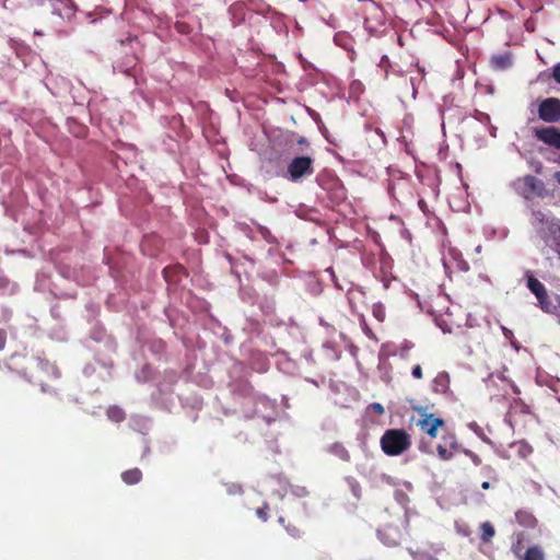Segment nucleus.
Instances as JSON below:
<instances>
[{"label":"nucleus","instance_id":"f257e3e1","mask_svg":"<svg viewBox=\"0 0 560 560\" xmlns=\"http://www.w3.org/2000/svg\"><path fill=\"white\" fill-rule=\"evenodd\" d=\"M378 520V538L389 547L398 546L404 538V533L408 525L406 514H390L385 510L380 514Z\"/></svg>","mask_w":560,"mask_h":560},{"label":"nucleus","instance_id":"f03ea898","mask_svg":"<svg viewBox=\"0 0 560 560\" xmlns=\"http://www.w3.org/2000/svg\"><path fill=\"white\" fill-rule=\"evenodd\" d=\"M411 446L410 435L402 429H388L381 438L382 451L388 456H398Z\"/></svg>","mask_w":560,"mask_h":560},{"label":"nucleus","instance_id":"7ed1b4c3","mask_svg":"<svg viewBox=\"0 0 560 560\" xmlns=\"http://www.w3.org/2000/svg\"><path fill=\"white\" fill-rule=\"evenodd\" d=\"M314 160L311 156H296L288 165V173L292 180H298L303 176L312 175Z\"/></svg>","mask_w":560,"mask_h":560},{"label":"nucleus","instance_id":"20e7f679","mask_svg":"<svg viewBox=\"0 0 560 560\" xmlns=\"http://www.w3.org/2000/svg\"><path fill=\"white\" fill-rule=\"evenodd\" d=\"M538 117L546 122H558L560 120V98L542 100L538 106Z\"/></svg>","mask_w":560,"mask_h":560},{"label":"nucleus","instance_id":"39448f33","mask_svg":"<svg viewBox=\"0 0 560 560\" xmlns=\"http://www.w3.org/2000/svg\"><path fill=\"white\" fill-rule=\"evenodd\" d=\"M417 427L422 433L436 438L438 430L444 427V421L441 418H436L433 413H422L421 418L417 421Z\"/></svg>","mask_w":560,"mask_h":560},{"label":"nucleus","instance_id":"423d86ee","mask_svg":"<svg viewBox=\"0 0 560 560\" xmlns=\"http://www.w3.org/2000/svg\"><path fill=\"white\" fill-rule=\"evenodd\" d=\"M397 140L400 142V144L404 145L405 151L408 154H413L418 137L413 130L412 125L408 120H404Z\"/></svg>","mask_w":560,"mask_h":560},{"label":"nucleus","instance_id":"0eeeda50","mask_svg":"<svg viewBox=\"0 0 560 560\" xmlns=\"http://www.w3.org/2000/svg\"><path fill=\"white\" fill-rule=\"evenodd\" d=\"M527 287L530 290V292L537 298L540 307L544 311H548L550 301L548 299L545 285L538 279L530 276L527 279Z\"/></svg>","mask_w":560,"mask_h":560},{"label":"nucleus","instance_id":"6e6552de","mask_svg":"<svg viewBox=\"0 0 560 560\" xmlns=\"http://www.w3.org/2000/svg\"><path fill=\"white\" fill-rule=\"evenodd\" d=\"M536 137L544 143L560 149V131L555 127H546L535 131Z\"/></svg>","mask_w":560,"mask_h":560},{"label":"nucleus","instance_id":"1a4fd4ad","mask_svg":"<svg viewBox=\"0 0 560 560\" xmlns=\"http://www.w3.org/2000/svg\"><path fill=\"white\" fill-rule=\"evenodd\" d=\"M514 555L521 560H545V553L540 546L529 547L523 556H521V542L512 548Z\"/></svg>","mask_w":560,"mask_h":560},{"label":"nucleus","instance_id":"9d476101","mask_svg":"<svg viewBox=\"0 0 560 560\" xmlns=\"http://www.w3.org/2000/svg\"><path fill=\"white\" fill-rule=\"evenodd\" d=\"M516 522L525 528H535L537 526V518L528 510H518L515 513Z\"/></svg>","mask_w":560,"mask_h":560},{"label":"nucleus","instance_id":"9b49d317","mask_svg":"<svg viewBox=\"0 0 560 560\" xmlns=\"http://www.w3.org/2000/svg\"><path fill=\"white\" fill-rule=\"evenodd\" d=\"M435 323L443 332H452L454 325L452 313L446 312L445 314L435 315Z\"/></svg>","mask_w":560,"mask_h":560},{"label":"nucleus","instance_id":"f8f14e48","mask_svg":"<svg viewBox=\"0 0 560 560\" xmlns=\"http://www.w3.org/2000/svg\"><path fill=\"white\" fill-rule=\"evenodd\" d=\"M121 479L127 485H137L142 479V471L139 468H131L121 474Z\"/></svg>","mask_w":560,"mask_h":560},{"label":"nucleus","instance_id":"ddd939ff","mask_svg":"<svg viewBox=\"0 0 560 560\" xmlns=\"http://www.w3.org/2000/svg\"><path fill=\"white\" fill-rule=\"evenodd\" d=\"M454 451H455V441H451L448 444H444V445L438 444V446H436L438 456L442 460L451 459L453 457Z\"/></svg>","mask_w":560,"mask_h":560},{"label":"nucleus","instance_id":"4468645a","mask_svg":"<svg viewBox=\"0 0 560 560\" xmlns=\"http://www.w3.org/2000/svg\"><path fill=\"white\" fill-rule=\"evenodd\" d=\"M495 534L494 527L490 522H483L480 525V539L482 542H489Z\"/></svg>","mask_w":560,"mask_h":560},{"label":"nucleus","instance_id":"2eb2a0df","mask_svg":"<svg viewBox=\"0 0 560 560\" xmlns=\"http://www.w3.org/2000/svg\"><path fill=\"white\" fill-rule=\"evenodd\" d=\"M171 273H174L176 276H179V275L188 276L186 268L179 264L174 265V266H168L163 269V275L166 280H168V277Z\"/></svg>","mask_w":560,"mask_h":560},{"label":"nucleus","instance_id":"dca6fc26","mask_svg":"<svg viewBox=\"0 0 560 560\" xmlns=\"http://www.w3.org/2000/svg\"><path fill=\"white\" fill-rule=\"evenodd\" d=\"M107 416L110 420H113L115 422H120L125 419L124 411L118 407H110L107 410Z\"/></svg>","mask_w":560,"mask_h":560},{"label":"nucleus","instance_id":"f3484780","mask_svg":"<svg viewBox=\"0 0 560 560\" xmlns=\"http://www.w3.org/2000/svg\"><path fill=\"white\" fill-rule=\"evenodd\" d=\"M493 61L501 69H505L511 66V59L508 56H497L493 58Z\"/></svg>","mask_w":560,"mask_h":560},{"label":"nucleus","instance_id":"a211bd4d","mask_svg":"<svg viewBox=\"0 0 560 560\" xmlns=\"http://www.w3.org/2000/svg\"><path fill=\"white\" fill-rule=\"evenodd\" d=\"M285 529H287L288 534L290 536H292L293 538H301L303 535L302 529L295 525L289 524L285 526Z\"/></svg>","mask_w":560,"mask_h":560},{"label":"nucleus","instance_id":"6ab92c4d","mask_svg":"<svg viewBox=\"0 0 560 560\" xmlns=\"http://www.w3.org/2000/svg\"><path fill=\"white\" fill-rule=\"evenodd\" d=\"M225 487H226V492L229 494H233V495L241 494L243 491L242 487L237 483H226Z\"/></svg>","mask_w":560,"mask_h":560},{"label":"nucleus","instance_id":"aec40b11","mask_svg":"<svg viewBox=\"0 0 560 560\" xmlns=\"http://www.w3.org/2000/svg\"><path fill=\"white\" fill-rule=\"evenodd\" d=\"M269 509L268 504L267 503H264V505L261 508H258L256 510V515L264 522H266L268 520V514H267V510Z\"/></svg>","mask_w":560,"mask_h":560},{"label":"nucleus","instance_id":"412c9836","mask_svg":"<svg viewBox=\"0 0 560 560\" xmlns=\"http://www.w3.org/2000/svg\"><path fill=\"white\" fill-rule=\"evenodd\" d=\"M369 409L375 412L376 415H383L385 412V409L382 404L380 402H373L369 406Z\"/></svg>","mask_w":560,"mask_h":560},{"label":"nucleus","instance_id":"4be33fe9","mask_svg":"<svg viewBox=\"0 0 560 560\" xmlns=\"http://www.w3.org/2000/svg\"><path fill=\"white\" fill-rule=\"evenodd\" d=\"M551 78L560 85V62L552 67Z\"/></svg>","mask_w":560,"mask_h":560},{"label":"nucleus","instance_id":"5701e85b","mask_svg":"<svg viewBox=\"0 0 560 560\" xmlns=\"http://www.w3.org/2000/svg\"><path fill=\"white\" fill-rule=\"evenodd\" d=\"M175 26L182 34H188L190 32L189 26L186 23L177 22Z\"/></svg>","mask_w":560,"mask_h":560},{"label":"nucleus","instance_id":"b1692460","mask_svg":"<svg viewBox=\"0 0 560 560\" xmlns=\"http://www.w3.org/2000/svg\"><path fill=\"white\" fill-rule=\"evenodd\" d=\"M416 560H438V558L430 556L428 553H413Z\"/></svg>","mask_w":560,"mask_h":560},{"label":"nucleus","instance_id":"393cba45","mask_svg":"<svg viewBox=\"0 0 560 560\" xmlns=\"http://www.w3.org/2000/svg\"><path fill=\"white\" fill-rule=\"evenodd\" d=\"M462 452L467 455V456H470L472 462L476 464V465H479L481 463V459L479 458L478 455L471 453L470 451L468 450H462Z\"/></svg>","mask_w":560,"mask_h":560},{"label":"nucleus","instance_id":"a878e982","mask_svg":"<svg viewBox=\"0 0 560 560\" xmlns=\"http://www.w3.org/2000/svg\"><path fill=\"white\" fill-rule=\"evenodd\" d=\"M7 343V331L4 329H0V351L4 349Z\"/></svg>","mask_w":560,"mask_h":560},{"label":"nucleus","instance_id":"bb28decb","mask_svg":"<svg viewBox=\"0 0 560 560\" xmlns=\"http://www.w3.org/2000/svg\"><path fill=\"white\" fill-rule=\"evenodd\" d=\"M411 374H412V376L415 378H421L422 377V369H421V366L419 364L415 365L412 368Z\"/></svg>","mask_w":560,"mask_h":560},{"label":"nucleus","instance_id":"cd10ccee","mask_svg":"<svg viewBox=\"0 0 560 560\" xmlns=\"http://www.w3.org/2000/svg\"><path fill=\"white\" fill-rule=\"evenodd\" d=\"M373 314L376 318L382 320V312L378 308H374Z\"/></svg>","mask_w":560,"mask_h":560},{"label":"nucleus","instance_id":"c85d7f7f","mask_svg":"<svg viewBox=\"0 0 560 560\" xmlns=\"http://www.w3.org/2000/svg\"><path fill=\"white\" fill-rule=\"evenodd\" d=\"M299 144H303V145H308V142L305 138H300L299 141H298Z\"/></svg>","mask_w":560,"mask_h":560},{"label":"nucleus","instance_id":"c756f323","mask_svg":"<svg viewBox=\"0 0 560 560\" xmlns=\"http://www.w3.org/2000/svg\"><path fill=\"white\" fill-rule=\"evenodd\" d=\"M481 488H482L483 490H488V489L490 488V482H488V481L482 482V483H481Z\"/></svg>","mask_w":560,"mask_h":560},{"label":"nucleus","instance_id":"7c9ffc66","mask_svg":"<svg viewBox=\"0 0 560 560\" xmlns=\"http://www.w3.org/2000/svg\"><path fill=\"white\" fill-rule=\"evenodd\" d=\"M555 178L560 184V171L555 174Z\"/></svg>","mask_w":560,"mask_h":560},{"label":"nucleus","instance_id":"2f4dec72","mask_svg":"<svg viewBox=\"0 0 560 560\" xmlns=\"http://www.w3.org/2000/svg\"><path fill=\"white\" fill-rule=\"evenodd\" d=\"M463 267L460 266V264L457 261V268H460V269H464L465 268V265H466V261H463Z\"/></svg>","mask_w":560,"mask_h":560},{"label":"nucleus","instance_id":"473e14b6","mask_svg":"<svg viewBox=\"0 0 560 560\" xmlns=\"http://www.w3.org/2000/svg\"><path fill=\"white\" fill-rule=\"evenodd\" d=\"M457 533H463V534L467 535V532L465 529H462L460 527H457Z\"/></svg>","mask_w":560,"mask_h":560},{"label":"nucleus","instance_id":"72a5a7b5","mask_svg":"<svg viewBox=\"0 0 560 560\" xmlns=\"http://www.w3.org/2000/svg\"><path fill=\"white\" fill-rule=\"evenodd\" d=\"M456 167H457V172H459L462 170V166L459 163L456 164Z\"/></svg>","mask_w":560,"mask_h":560},{"label":"nucleus","instance_id":"f704fd0d","mask_svg":"<svg viewBox=\"0 0 560 560\" xmlns=\"http://www.w3.org/2000/svg\"><path fill=\"white\" fill-rule=\"evenodd\" d=\"M279 522H280L281 524H283V523H284V518H283V517H280V518H279Z\"/></svg>","mask_w":560,"mask_h":560},{"label":"nucleus","instance_id":"c9c22d12","mask_svg":"<svg viewBox=\"0 0 560 560\" xmlns=\"http://www.w3.org/2000/svg\"><path fill=\"white\" fill-rule=\"evenodd\" d=\"M520 447L527 448V446L525 444H521Z\"/></svg>","mask_w":560,"mask_h":560}]
</instances>
